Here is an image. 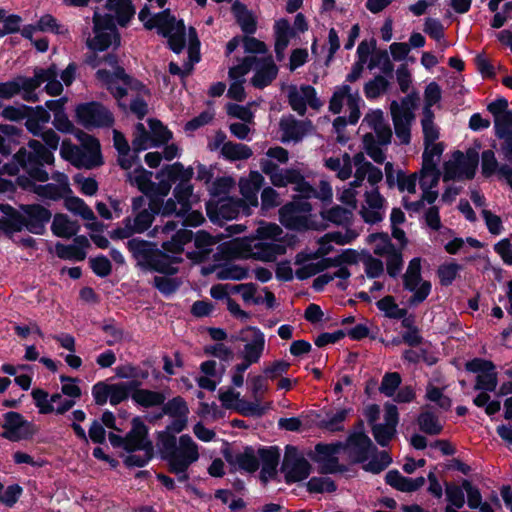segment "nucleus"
Instances as JSON below:
<instances>
[{
	"instance_id": "obj_1",
	"label": "nucleus",
	"mask_w": 512,
	"mask_h": 512,
	"mask_svg": "<svg viewBox=\"0 0 512 512\" xmlns=\"http://www.w3.org/2000/svg\"><path fill=\"white\" fill-rule=\"evenodd\" d=\"M54 163V155L42 148L38 140H30L12 159L3 165L2 172L17 176L16 183L22 189L33 192L42 199L57 201L72 192L68 176L55 171L49 176L44 165Z\"/></svg>"
},
{
	"instance_id": "obj_2",
	"label": "nucleus",
	"mask_w": 512,
	"mask_h": 512,
	"mask_svg": "<svg viewBox=\"0 0 512 512\" xmlns=\"http://www.w3.org/2000/svg\"><path fill=\"white\" fill-rule=\"evenodd\" d=\"M178 223L168 221L163 226H155L151 234L153 237L171 236V240H163L161 252L157 244L138 238L128 240L127 248L136 259L138 265L145 271H155L167 275L177 273L176 264L182 261L185 245L191 243L193 235L185 228L178 229Z\"/></svg>"
},
{
	"instance_id": "obj_3",
	"label": "nucleus",
	"mask_w": 512,
	"mask_h": 512,
	"mask_svg": "<svg viewBox=\"0 0 512 512\" xmlns=\"http://www.w3.org/2000/svg\"><path fill=\"white\" fill-rule=\"evenodd\" d=\"M171 181H179L174 189V199L170 198L161 208V214L176 216L183 219L182 226L197 227L204 222V216L197 210H191L193 187L190 180L193 177V169L185 168L180 162H175L164 167L162 171Z\"/></svg>"
},
{
	"instance_id": "obj_4",
	"label": "nucleus",
	"mask_w": 512,
	"mask_h": 512,
	"mask_svg": "<svg viewBox=\"0 0 512 512\" xmlns=\"http://www.w3.org/2000/svg\"><path fill=\"white\" fill-rule=\"evenodd\" d=\"M107 9L110 14L94 13V36L87 40L91 50L104 51L111 46H119L120 37L115 21L120 26H126L136 13L131 0H107Z\"/></svg>"
},
{
	"instance_id": "obj_5",
	"label": "nucleus",
	"mask_w": 512,
	"mask_h": 512,
	"mask_svg": "<svg viewBox=\"0 0 512 512\" xmlns=\"http://www.w3.org/2000/svg\"><path fill=\"white\" fill-rule=\"evenodd\" d=\"M176 433L161 431L157 435V448L162 458L168 462L169 469L177 475L180 482L187 481L188 468L200 457L199 446L188 434L179 438Z\"/></svg>"
},
{
	"instance_id": "obj_6",
	"label": "nucleus",
	"mask_w": 512,
	"mask_h": 512,
	"mask_svg": "<svg viewBox=\"0 0 512 512\" xmlns=\"http://www.w3.org/2000/svg\"><path fill=\"white\" fill-rule=\"evenodd\" d=\"M167 0H147V4L138 14L139 20L148 30L156 29L158 34L167 38L169 47L175 53H180L186 44L185 26L182 21L176 20L166 9L161 12L152 11L153 8L161 9ZM200 6H204L207 0H195Z\"/></svg>"
},
{
	"instance_id": "obj_7",
	"label": "nucleus",
	"mask_w": 512,
	"mask_h": 512,
	"mask_svg": "<svg viewBox=\"0 0 512 512\" xmlns=\"http://www.w3.org/2000/svg\"><path fill=\"white\" fill-rule=\"evenodd\" d=\"M262 172L266 174L271 183L275 187H286L293 185V190L297 192L301 198L308 199L315 197L323 202H330L333 197V191L330 183L326 180H321L319 188L316 190L298 169H278L270 161L262 163Z\"/></svg>"
},
{
	"instance_id": "obj_8",
	"label": "nucleus",
	"mask_w": 512,
	"mask_h": 512,
	"mask_svg": "<svg viewBox=\"0 0 512 512\" xmlns=\"http://www.w3.org/2000/svg\"><path fill=\"white\" fill-rule=\"evenodd\" d=\"M226 461L234 468L247 473H253L261 465L260 479L267 483L277 473L280 450L277 447L254 449L245 447L243 451L225 454Z\"/></svg>"
},
{
	"instance_id": "obj_9",
	"label": "nucleus",
	"mask_w": 512,
	"mask_h": 512,
	"mask_svg": "<svg viewBox=\"0 0 512 512\" xmlns=\"http://www.w3.org/2000/svg\"><path fill=\"white\" fill-rule=\"evenodd\" d=\"M5 215L0 218V235H12L26 228L37 235L43 234L46 224L51 218V212L39 204L22 205V213L16 212L10 206H0Z\"/></svg>"
},
{
	"instance_id": "obj_10",
	"label": "nucleus",
	"mask_w": 512,
	"mask_h": 512,
	"mask_svg": "<svg viewBox=\"0 0 512 512\" xmlns=\"http://www.w3.org/2000/svg\"><path fill=\"white\" fill-rule=\"evenodd\" d=\"M342 450L345 451L348 458L355 463H367L364 465L366 471L380 473L391 462L392 459L386 451L376 452V447L371 439L362 431L351 433Z\"/></svg>"
},
{
	"instance_id": "obj_11",
	"label": "nucleus",
	"mask_w": 512,
	"mask_h": 512,
	"mask_svg": "<svg viewBox=\"0 0 512 512\" xmlns=\"http://www.w3.org/2000/svg\"><path fill=\"white\" fill-rule=\"evenodd\" d=\"M279 219L283 226L296 231L323 230L325 226L319 217L312 214L311 204L298 194L293 201L285 204L279 210Z\"/></svg>"
},
{
	"instance_id": "obj_12",
	"label": "nucleus",
	"mask_w": 512,
	"mask_h": 512,
	"mask_svg": "<svg viewBox=\"0 0 512 512\" xmlns=\"http://www.w3.org/2000/svg\"><path fill=\"white\" fill-rule=\"evenodd\" d=\"M148 429L140 417L132 420V428L127 434L125 450L131 452L125 458V464L131 467H143L152 458V443L147 437Z\"/></svg>"
},
{
	"instance_id": "obj_13",
	"label": "nucleus",
	"mask_w": 512,
	"mask_h": 512,
	"mask_svg": "<svg viewBox=\"0 0 512 512\" xmlns=\"http://www.w3.org/2000/svg\"><path fill=\"white\" fill-rule=\"evenodd\" d=\"M81 146L63 141L60 147V155L63 159L78 168H94L102 164L99 141L89 135L81 138Z\"/></svg>"
},
{
	"instance_id": "obj_14",
	"label": "nucleus",
	"mask_w": 512,
	"mask_h": 512,
	"mask_svg": "<svg viewBox=\"0 0 512 512\" xmlns=\"http://www.w3.org/2000/svg\"><path fill=\"white\" fill-rule=\"evenodd\" d=\"M160 171L159 175L165 179L160 180L158 184L152 182L151 178L153 173L147 171L142 166L136 167L134 170L128 172L127 177L132 185H135L141 192L148 196L153 204L163 200L168 195L171 189V181L166 175Z\"/></svg>"
},
{
	"instance_id": "obj_15",
	"label": "nucleus",
	"mask_w": 512,
	"mask_h": 512,
	"mask_svg": "<svg viewBox=\"0 0 512 512\" xmlns=\"http://www.w3.org/2000/svg\"><path fill=\"white\" fill-rule=\"evenodd\" d=\"M257 236L261 240H276L280 238L282 229L275 223H260L256 230ZM286 247L282 243L278 242H261L255 245V251L253 255L262 261L272 262L277 259L278 256L285 254Z\"/></svg>"
},
{
	"instance_id": "obj_16",
	"label": "nucleus",
	"mask_w": 512,
	"mask_h": 512,
	"mask_svg": "<svg viewBox=\"0 0 512 512\" xmlns=\"http://www.w3.org/2000/svg\"><path fill=\"white\" fill-rule=\"evenodd\" d=\"M403 287L406 291L412 293L408 299L411 307L423 303L431 293L432 285L430 281L424 280L421 275V259L413 258L403 274Z\"/></svg>"
},
{
	"instance_id": "obj_17",
	"label": "nucleus",
	"mask_w": 512,
	"mask_h": 512,
	"mask_svg": "<svg viewBox=\"0 0 512 512\" xmlns=\"http://www.w3.org/2000/svg\"><path fill=\"white\" fill-rule=\"evenodd\" d=\"M415 103L412 96L407 95L401 101H392L390 104L391 116L396 137L401 144H408L411 139V125L414 120Z\"/></svg>"
},
{
	"instance_id": "obj_18",
	"label": "nucleus",
	"mask_w": 512,
	"mask_h": 512,
	"mask_svg": "<svg viewBox=\"0 0 512 512\" xmlns=\"http://www.w3.org/2000/svg\"><path fill=\"white\" fill-rule=\"evenodd\" d=\"M418 179L422 190L421 198L411 202L405 197L403 198L405 208L412 212H419L423 208L424 203L432 204L435 202L438 197L436 188L440 179V171L438 167L422 165L418 173Z\"/></svg>"
},
{
	"instance_id": "obj_19",
	"label": "nucleus",
	"mask_w": 512,
	"mask_h": 512,
	"mask_svg": "<svg viewBox=\"0 0 512 512\" xmlns=\"http://www.w3.org/2000/svg\"><path fill=\"white\" fill-rule=\"evenodd\" d=\"M140 386V381L120 382L114 384L98 382L92 388V396L97 405H104L109 401L111 405L116 406L128 399L134 389Z\"/></svg>"
},
{
	"instance_id": "obj_20",
	"label": "nucleus",
	"mask_w": 512,
	"mask_h": 512,
	"mask_svg": "<svg viewBox=\"0 0 512 512\" xmlns=\"http://www.w3.org/2000/svg\"><path fill=\"white\" fill-rule=\"evenodd\" d=\"M154 205L150 201L149 208L139 211L133 218L126 217L122 222V226L111 231L110 237L112 239H126L134 234L145 232L151 226L155 214H161V209L155 210L152 207Z\"/></svg>"
},
{
	"instance_id": "obj_21",
	"label": "nucleus",
	"mask_w": 512,
	"mask_h": 512,
	"mask_svg": "<svg viewBox=\"0 0 512 512\" xmlns=\"http://www.w3.org/2000/svg\"><path fill=\"white\" fill-rule=\"evenodd\" d=\"M347 105L349 111V124H356L360 118V106L363 104L359 93L352 92L349 85H341L334 91L330 103L329 110L334 114H339L344 105Z\"/></svg>"
},
{
	"instance_id": "obj_22",
	"label": "nucleus",
	"mask_w": 512,
	"mask_h": 512,
	"mask_svg": "<svg viewBox=\"0 0 512 512\" xmlns=\"http://www.w3.org/2000/svg\"><path fill=\"white\" fill-rule=\"evenodd\" d=\"M478 166V155L468 153L464 155L461 152H455L451 160L444 165L443 179L463 180L472 179Z\"/></svg>"
},
{
	"instance_id": "obj_23",
	"label": "nucleus",
	"mask_w": 512,
	"mask_h": 512,
	"mask_svg": "<svg viewBox=\"0 0 512 512\" xmlns=\"http://www.w3.org/2000/svg\"><path fill=\"white\" fill-rule=\"evenodd\" d=\"M281 469L287 482H298L309 476L311 465L302 451L286 446Z\"/></svg>"
},
{
	"instance_id": "obj_24",
	"label": "nucleus",
	"mask_w": 512,
	"mask_h": 512,
	"mask_svg": "<svg viewBox=\"0 0 512 512\" xmlns=\"http://www.w3.org/2000/svg\"><path fill=\"white\" fill-rule=\"evenodd\" d=\"M245 210L242 200L234 197L211 199L206 205L207 215L214 223L235 219L240 214L245 215Z\"/></svg>"
},
{
	"instance_id": "obj_25",
	"label": "nucleus",
	"mask_w": 512,
	"mask_h": 512,
	"mask_svg": "<svg viewBox=\"0 0 512 512\" xmlns=\"http://www.w3.org/2000/svg\"><path fill=\"white\" fill-rule=\"evenodd\" d=\"M76 116L78 122L86 128L106 127L113 123L111 112L96 102L80 104Z\"/></svg>"
},
{
	"instance_id": "obj_26",
	"label": "nucleus",
	"mask_w": 512,
	"mask_h": 512,
	"mask_svg": "<svg viewBox=\"0 0 512 512\" xmlns=\"http://www.w3.org/2000/svg\"><path fill=\"white\" fill-rule=\"evenodd\" d=\"M162 412L156 417L160 418L163 415H167L171 418L170 423L166 426L164 431L169 433H180L188 424L189 408L186 401L180 397H174L162 404Z\"/></svg>"
},
{
	"instance_id": "obj_27",
	"label": "nucleus",
	"mask_w": 512,
	"mask_h": 512,
	"mask_svg": "<svg viewBox=\"0 0 512 512\" xmlns=\"http://www.w3.org/2000/svg\"><path fill=\"white\" fill-rule=\"evenodd\" d=\"M287 96L291 108L301 116L306 113L307 107L318 110L322 106L315 88L311 85H292L288 88Z\"/></svg>"
},
{
	"instance_id": "obj_28",
	"label": "nucleus",
	"mask_w": 512,
	"mask_h": 512,
	"mask_svg": "<svg viewBox=\"0 0 512 512\" xmlns=\"http://www.w3.org/2000/svg\"><path fill=\"white\" fill-rule=\"evenodd\" d=\"M386 199L381 195L378 188H371L364 193V200L361 204L359 214L368 224H376L384 219L386 212Z\"/></svg>"
},
{
	"instance_id": "obj_29",
	"label": "nucleus",
	"mask_w": 512,
	"mask_h": 512,
	"mask_svg": "<svg viewBox=\"0 0 512 512\" xmlns=\"http://www.w3.org/2000/svg\"><path fill=\"white\" fill-rule=\"evenodd\" d=\"M2 428L4 431L1 436L13 442L28 439L35 432L33 424L25 420L20 413L14 411L4 414Z\"/></svg>"
},
{
	"instance_id": "obj_30",
	"label": "nucleus",
	"mask_w": 512,
	"mask_h": 512,
	"mask_svg": "<svg viewBox=\"0 0 512 512\" xmlns=\"http://www.w3.org/2000/svg\"><path fill=\"white\" fill-rule=\"evenodd\" d=\"M342 447L343 443L341 442L330 444L319 443L308 456L318 464L322 473H335L339 471L338 454L342 450Z\"/></svg>"
},
{
	"instance_id": "obj_31",
	"label": "nucleus",
	"mask_w": 512,
	"mask_h": 512,
	"mask_svg": "<svg viewBox=\"0 0 512 512\" xmlns=\"http://www.w3.org/2000/svg\"><path fill=\"white\" fill-rule=\"evenodd\" d=\"M35 81L30 77L18 76L10 81L0 82V97L10 99L20 94L27 102H37L39 101L38 93L33 91Z\"/></svg>"
},
{
	"instance_id": "obj_32",
	"label": "nucleus",
	"mask_w": 512,
	"mask_h": 512,
	"mask_svg": "<svg viewBox=\"0 0 512 512\" xmlns=\"http://www.w3.org/2000/svg\"><path fill=\"white\" fill-rule=\"evenodd\" d=\"M466 370L477 373L475 388L482 391H494L497 386V374L491 361L475 358L466 363Z\"/></svg>"
},
{
	"instance_id": "obj_33",
	"label": "nucleus",
	"mask_w": 512,
	"mask_h": 512,
	"mask_svg": "<svg viewBox=\"0 0 512 512\" xmlns=\"http://www.w3.org/2000/svg\"><path fill=\"white\" fill-rule=\"evenodd\" d=\"M264 183L263 175L258 171H251L248 176L239 179V191L242 202L246 207L245 215L251 214V209L259 204L258 193Z\"/></svg>"
},
{
	"instance_id": "obj_34",
	"label": "nucleus",
	"mask_w": 512,
	"mask_h": 512,
	"mask_svg": "<svg viewBox=\"0 0 512 512\" xmlns=\"http://www.w3.org/2000/svg\"><path fill=\"white\" fill-rule=\"evenodd\" d=\"M360 130L372 132L379 144H389L392 131L389 124L384 119V113L380 109L370 110L363 118Z\"/></svg>"
},
{
	"instance_id": "obj_35",
	"label": "nucleus",
	"mask_w": 512,
	"mask_h": 512,
	"mask_svg": "<svg viewBox=\"0 0 512 512\" xmlns=\"http://www.w3.org/2000/svg\"><path fill=\"white\" fill-rule=\"evenodd\" d=\"M384 422L373 424L372 433L380 446H387L396 434L398 409L394 404H385Z\"/></svg>"
},
{
	"instance_id": "obj_36",
	"label": "nucleus",
	"mask_w": 512,
	"mask_h": 512,
	"mask_svg": "<svg viewBox=\"0 0 512 512\" xmlns=\"http://www.w3.org/2000/svg\"><path fill=\"white\" fill-rule=\"evenodd\" d=\"M279 129L283 143H297L312 133L313 125L309 120H297L294 116L288 115L281 118Z\"/></svg>"
},
{
	"instance_id": "obj_37",
	"label": "nucleus",
	"mask_w": 512,
	"mask_h": 512,
	"mask_svg": "<svg viewBox=\"0 0 512 512\" xmlns=\"http://www.w3.org/2000/svg\"><path fill=\"white\" fill-rule=\"evenodd\" d=\"M97 78L107 86V89L118 100L119 105L126 109L122 98L127 94L128 76L125 75L124 70L118 66L114 67L113 72L99 69Z\"/></svg>"
},
{
	"instance_id": "obj_38",
	"label": "nucleus",
	"mask_w": 512,
	"mask_h": 512,
	"mask_svg": "<svg viewBox=\"0 0 512 512\" xmlns=\"http://www.w3.org/2000/svg\"><path fill=\"white\" fill-rule=\"evenodd\" d=\"M242 340L246 342L242 358L253 364L258 363L265 348L263 332L256 327H248L242 332Z\"/></svg>"
},
{
	"instance_id": "obj_39",
	"label": "nucleus",
	"mask_w": 512,
	"mask_h": 512,
	"mask_svg": "<svg viewBox=\"0 0 512 512\" xmlns=\"http://www.w3.org/2000/svg\"><path fill=\"white\" fill-rule=\"evenodd\" d=\"M253 70L254 76L251 82L257 88L268 86L278 74V67L271 56L256 57Z\"/></svg>"
},
{
	"instance_id": "obj_40",
	"label": "nucleus",
	"mask_w": 512,
	"mask_h": 512,
	"mask_svg": "<svg viewBox=\"0 0 512 512\" xmlns=\"http://www.w3.org/2000/svg\"><path fill=\"white\" fill-rule=\"evenodd\" d=\"M353 163L355 166L354 177L358 180L361 186L363 185L364 179L367 177L371 188H378V183L383 179L382 171L368 162L362 153H357L353 156Z\"/></svg>"
},
{
	"instance_id": "obj_41",
	"label": "nucleus",
	"mask_w": 512,
	"mask_h": 512,
	"mask_svg": "<svg viewBox=\"0 0 512 512\" xmlns=\"http://www.w3.org/2000/svg\"><path fill=\"white\" fill-rule=\"evenodd\" d=\"M58 70L55 65H51L47 69L35 70L34 76L30 79H35L33 91L37 92V89L41 84L46 83L45 91L51 96H58L63 91L62 82L58 80Z\"/></svg>"
},
{
	"instance_id": "obj_42",
	"label": "nucleus",
	"mask_w": 512,
	"mask_h": 512,
	"mask_svg": "<svg viewBox=\"0 0 512 512\" xmlns=\"http://www.w3.org/2000/svg\"><path fill=\"white\" fill-rule=\"evenodd\" d=\"M89 241L85 236H77L71 244L57 243L55 245V253L59 258L82 261L86 257V249Z\"/></svg>"
},
{
	"instance_id": "obj_43",
	"label": "nucleus",
	"mask_w": 512,
	"mask_h": 512,
	"mask_svg": "<svg viewBox=\"0 0 512 512\" xmlns=\"http://www.w3.org/2000/svg\"><path fill=\"white\" fill-rule=\"evenodd\" d=\"M294 32L290 27V23L286 19H279L274 24V37H275V54L279 62L285 58V51L289 45L291 37Z\"/></svg>"
},
{
	"instance_id": "obj_44",
	"label": "nucleus",
	"mask_w": 512,
	"mask_h": 512,
	"mask_svg": "<svg viewBox=\"0 0 512 512\" xmlns=\"http://www.w3.org/2000/svg\"><path fill=\"white\" fill-rule=\"evenodd\" d=\"M189 41H190V45H189V49H188L189 61L184 63L183 68H181L178 64L171 62L169 64V72L171 74L180 75V76L187 75L191 72L193 65L195 63L199 62V60H200V57L198 54L199 41L197 39V33H196L195 29H193V28H191L189 30Z\"/></svg>"
},
{
	"instance_id": "obj_45",
	"label": "nucleus",
	"mask_w": 512,
	"mask_h": 512,
	"mask_svg": "<svg viewBox=\"0 0 512 512\" xmlns=\"http://www.w3.org/2000/svg\"><path fill=\"white\" fill-rule=\"evenodd\" d=\"M217 243L216 239L209 233L200 230L196 233L194 245L196 250L187 251L186 256L193 262L203 261L212 251V247Z\"/></svg>"
},
{
	"instance_id": "obj_46",
	"label": "nucleus",
	"mask_w": 512,
	"mask_h": 512,
	"mask_svg": "<svg viewBox=\"0 0 512 512\" xmlns=\"http://www.w3.org/2000/svg\"><path fill=\"white\" fill-rule=\"evenodd\" d=\"M385 479L388 485L402 492L416 491L426 482L422 476L412 479L401 475L397 470L387 472Z\"/></svg>"
},
{
	"instance_id": "obj_47",
	"label": "nucleus",
	"mask_w": 512,
	"mask_h": 512,
	"mask_svg": "<svg viewBox=\"0 0 512 512\" xmlns=\"http://www.w3.org/2000/svg\"><path fill=\"white\" fill-rule=\"evenodd\" d=\"M66 208L72 213L81 216L84 220L91 221L87 224L91 230L98 231L101 229L102 224L96 221V217L92 209L78 197H66Z\"/></svg>"
},
{
	"instance_id": "obj_48",
	"label": "nucleus",
	"mask_w": 512,
	"mask_h": 512,
	"mask_svg": "<svg viewBox=\"0 0 512 512\" xmlns=\"http://www.w3.org/2000/svg\"><path fill=\"white\" fill-rule=\"evenodd\" d=\"M353 211L351 208H344L339 205L324 210L320 214L319 221L326 227V221L338 226L348 227L353 220Z\"/></svg>"
},
{
	"instance_id": "obj_49",
	"label": "nucleus",
	"mask_w": 512,
	"mask_h": 512,
	"mask_svg": "<svg viewBox=\"0 0 512 512\" xmlns=\"http://www.w3.org/2000/svg\"><path fill=\"white\" fill-rule=\"evenodd\" d=\"M325 166L329 170L336 173V176L341 180H347L351 177L353 172V157L348 153H344L341 156L330 157L325 160Z\"/></svg>"
},
{
	"instance_id": "obj_50",
	"label": "nucleus",
	"mask_w": 512,
	"mask_h": 512,
	"mask_svg": "<svg viewBox=\"0 0 512 512\" xmlns=\"http://www.w3.org/2000/svg\"><path fill=\"white\" fill-rule=\"evenodd\" d=\"M79 224L65 214H56L51 224L53 234L61 238H70L79 231Z\"/></svg>"
},
{
	"instance_id": "obj_51",
	"label": "nucleus",
	"mask_w": 512,
	"mask_h": 512,
	"mask_svg": "<svg viewBox=\"0 0 512 512\" xmlns=\"http://www.w3.org/2000/svg\"><path fill=\"white\" fill-rule=\"evenodd\" d=\"M132 400L144 408L162 406L165 402V395L162 392L137 387L131 394Z\"/></svg>"
},
{
	"instance_id": "obj_52",
	"label": "nucleus",
	"mask_w": 512,
	"mask_h": 512,
	"mask_svg": "<svg viewBox=\"0 0 512 512\" xmlns=\"http://www.w3.org/2000/svg\"><path fill=\"white\" fill-rule=\"evenodd\" d=\"M350 276L351 273L348 268L346 266H341L334 272H326L316 277L313 282V288L316 291H320L325 287V285L334 279H339L340 281L338 282L337 286L340 289L345 290L347 288V280Z\"/></svg>"
},
{
	"instance_id": "obj_53",
	"label": "nucleus",
	"mask_w": 512,
	"mask_h": 512,
	"mask_svg": "<svg viewBox=\"0 0 512 512\" xmlns=\"http://www.w3.org/2000/svg\"><path fill=\"white\" fill-rule=\"evenodd\" d=\"M251 148L242 143L228 141L221 149V155L229 161L246 160L252 156Z\"/></svg>"
},
{
	"instance_id": "obj_54",
	"label": "nucleus",
	"mask_w": 512,
	"mask_h": 512,
	"mask_svg": "<svg viewBox=\"0 0 512 512\" xmlns=\"http://www.w3.org/2000/svg\"><path fill=\"white\" fill-rule=\"evenodd\" d=\"M230 291L239 293L247 304L261 305L264 303L263 295L254 283L235 285L230 288Z\"/></svg>"
},
{
	"instance_id": "obj_55",
	"label": "nucleus",
	"mask_w": 512,
	"mask_h": 512,
	"mask_svg": "<svg viewBox=\"0 0 512 512\" xmlns=\"http://www.w3.org/2000/svg\"><path fill=\"white\" fill-rule=\"evenodd\" d=\"M233 11L242 31L246 34H253L256 31V20L252 13L239 3L233 4Z\"/></svg>"
},
{
	"instance_id": "obj_56",
	"label": "nucleus",
	"mask_w": 512,
	"mask_h": 512,
	"mask_svg": "<svg viewBox=\"0 0 512 512\" xmlns=\"http://www.w3.org/2000/svg\"><path fill=\"white\" fill-rule=\"evenodd\" d=\"M368 243L372 246L374 254L385 257L396 247L391 243L389 236L384 233L371 234L367 238Z\"/></svg>"
},
{
	"instance_id": "obj_57",
	"label": "nucleus",
	"mask_w": 512,
	"mask_h": 512,
	"mask_svg": "<svg viewBox=\"0 0 512 512\" xmlns=\"http://www.w3.org/2000/svg\"><path fill=\"white\" fill-rule=\"evenodd\" d=\"M367 68L373 70L378 68L384 75L391 77L394 66L386 50L375 52L369 59Z\"/></svg>"
},
{
	"instance_id": "obj_58",
	"label": "nucleus",
	"mask_w": 512,
	"mask_h": 512,
	"mask_svg": "<svg viewBox=\"0 0 512 512\" xmlns=\"http://www.w3.org/2000/svg\"><path fill=\"white\" fill-rule=\"evenodd\" d=\"M418 425L422 432L429 435H438L443 428L438 417L429 411H424L418 416Z\"/></svg>"
},
{
	"instance_id": "obj_59",
	"label": "nucleus",
	"mask_w": 512,
	"mask_h": 512,
	"mask_svg": "<svg viewBox=\"0 0 512 512\" xmlns=\"http://www.w3.org/2000/svg\"><path fill=\"white\" fill-rule=\"evenodd\" d=\"M132 146L135 152L144 151L151 147H154L150 131L146 130L145 125L143 123H138L135 126Z\"/></svg>"
},
{
	"instance_id": "obj_60",
	"label": "nucleus",
	"mask_w": 512,
	"mask_h": 512,
	"mask_svg": "<svg viewBox=\"0 0 512 512\" xmlns=\"http://www.w3.org/2000/svg\"><path fill=\"white\" fill-rule=\"evenodd\" d=\"M361 187V184L354 177V180L343 186V189L338 193V200L352 210H355L357 208L358 189Z\"/></svg>"
},
{
	"instance_id": "obj_61",
	"label": "nucleus",
	"mask_w": 512,
	"mask_h": 512,
	"mask_svg": "<svg viewBox=\"0 0 512 512\" xmlns=\"http://www.w3.org/2000/svg\"><path fill=\"white\" fill-rule=\"evenodd\" d=\"M234 185V179L229 176H224L215 179L209 187V192L212 196V199L217 200L220 198H228V194L230 193Z\"/></svg>"
},
{
	"instance_id": "obj_62",
	"label": "nucleus",
	"mask_w": 512,
	"mask_h": 512,
	"mask_svg": "<svg viewBox=\"0 0 512 512\" xmlns=\"http://www.w3.org/2000/svg\"><path fill=\"white\" fill-rule=\"evenodd\" d=\"M363 145L366 153L377 163H382L385 160V154L381 146L386 144H379L372 132L363 134Z\"/></svg>"
},
{
	"instance_id": "obj_63",
	"label": "nucleus",
	"mask_w": 512,
	"mask_h": 512,
	"mask_svg": "<svg viewBox=\"0 0 512 512\" xmlns=\"http://www.w3.org/2000/svg\"><path fill=\"white\" fill-rule=\"evenodd\" d=\"M115 374L118 378L129 379L130 381H140L141 383L142 380H146L149 377V372L147 370H143L131 364L117 366L115 368Z\"/></svg>"
},
{
	"instance_id": "obj_64",
	"label": "nucleus",
	"mask_w": 512,
	"mask_h": 512,
	"mask_svg": "<svg viewBox=\"0 0 512 512\" xmlns=\"http://www.w3.org/2000/svg\"><path fill=\"white\" fill-rule=\"evenodd\" d=\"M377 307L386 317L400 319L407 314V310L400 308L392 296H386L377 302Z\"/></svg>"
}]
</instances>
